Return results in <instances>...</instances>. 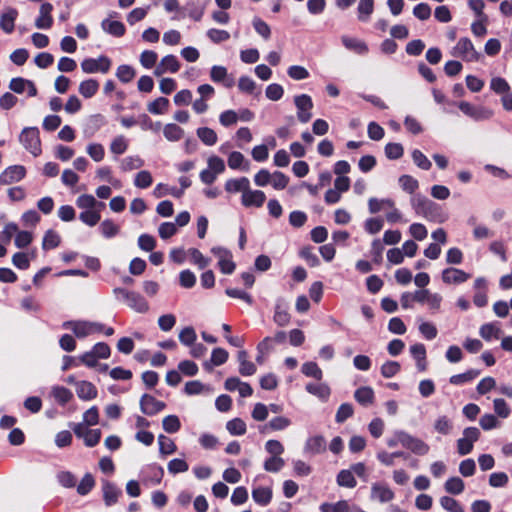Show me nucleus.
I'll return each instance as SVG.
<instances>
[{
	"mask_svg": "<svg viewBox=\"0 0 512 512\" xmlns=\"http://www.w3.org/2000/svg\"><path fill=\"white\" fill-rule=\"evenodd\" d=\"M464 482L459 477H451L445 483V490L454 495H458L464 490Z\"/></svg>",
	"mask_w": 512,
	"mask_h": 512,
	"instance_id": "47",
	"label": "nucleus"
},
{
	"mask_svg": "<svg viewBox=\"0 0 512 512\" xmlns=\"http://www.w3.org/2000/svg\"><path fill=\"white\" fill-rule=\"evenodd\" d=\"M321 512H350V507L347 501L341 500L335 504L323 503L320 506Z\"/></svg>",
	"mask_w": 512,
	"mask_h": 512,
	"instance_id": "51",
	"label": "nucleus"
},
{
	"mask_svg": "<svg viewBox=\"0 0 512 512\" xmlns=\"http://www.w3.org/2000/svg\"><path fill=\"white\" fill-rule=\"evenodd\" d=\"M100 230L104 237L111 238L119 233L120 228L112 220L107 219L101 223Z\"/></svg>",
	"mask_w": 512,
	"mask_h": 512,
	"instance_id": "63",
	"label": "nucleus"
},
{
	"mask_svg": "<svg viewBox=\"0 0 512 512\" xmlns=\"http://www.w3.org/2000/svg\"><path fill=\"white\" fill-rule=\"evenodd\" d=\"M226 429L232 435H243L246 433V424L240 418H234L227 422Z\"/></svg>",
	"mask_w": 512,
	"mask_h": 512,
	"instance_id": "45",
	"label": "nucleus"
},
{
	"mask_svg": "<svg viewBox=\"0 0 512 512\" xmlns=\"http://www.w3.org/2000/svg\"><path fill=\"white\" fill-rule=\"evenodd\" d=\"M166 407V404L162 401L157 400L155 397L144 394L140 400V409L146 415H155L162 411Z\"/></svg>",
	"mask_w": 512,
	"mask_h": 512,
	"instance_id": "13",
	"label": "nucleus"
},
{
	"mask_svg": "<svg viewBox=\"0 0 512 512\" xmlns=\"http://www.w3.org/2000/svg\"><path fill=\"white\" fill-rule=\"evenodd\" d=\"M458 107L465 115L476 121L488 120L493 116L491 109L483 106L476 107L466 101L459 102Z\"/></svg>",
	"mask_w": 512,
	"mask_h": 512,
	"instance_id": "10",
	"label": "nucleus"
},
{
	"mask_svg": "<svg viewBox=\"0 0 512 512\" xmlns=\"http://www.w3.org/2000/svg\"><path fill=\"white\" fill-rule=\"evenodd\" d=\"M266 200V195L261 190H252L250 185L241 196V203L244 207H261Z\"/></svg>",
	"mask_w": 512,
	"mask_h": 512,
	"instance_id": "11",
	"label": "nucleus"
},
{
	"mask_svg": "<svg viewBox=\"0 0 512 512\" xmlns=\"http://www.w3.org/2000/svg\"><path fill=\"white\" fill-rule=\"evenodd\" d=\"M102 208H97V209H90V210H85V211H82L80 214H79V219L85 223L86 225L90 226V227H93L95 226L101 219V216H100V211H101Z\"/></svg>",
	"mask_w": 512,
	"mask_h": 512,
	"instance_id": "37",
	"label": "nucleus"
},
{
	"mask_svg": "<svg viewBox=\"0 0 512 512\" xmlns=\"http://www.w3.org/2000/svg\"><path fill=\"white\" fill-rule=\"evenodd\" d=\"M53 6L50 3H43L39 10V16L35 20V26L38 29H49L53 24L52 18Z\"/></svg>",
	"mask_w": 512,
	"mask_h": 512,
	"instance_id": "17",
	"label": "nucleus"
},
{
	"mask_svg": "<svg viewBox=\"0 0 512 512\" xmlns=\"http://www.w3.org/2000/svg\"><path fill=\"white\" fill-rule=\"evenodd\" d=\"M326 450V440L321 435L309 437L304 445L305 453L309 455H316L323 453Z\"/></svg>",
	"mask_w": 512,
	"mask_h": 512,
	"instance_id": "19",
	"label": "nucleus"
},
{
	"mask_svg": "<svg viewBox=\"0 0 512 512\" xmlns=\"http://www.w3.org/2000/svg\"><path fill=\"white\" fill-rule=\"evenodd\" d=\"M180 69V63L176 56L166 55L159 64L155 67L154 75L159 77L167 72L176 73Z\"/></svg>",
	"mask_w": 512,
	"mask_h": 512,
	"instance_id": "15",
	"label": "nucleus"
},
{
	"mask_svg": "<svg viewBox=\"0 0 512 512\" xmlns=\"http://www.w3.org/2000/svg\"><path fill=\"white\" fill-rule=\"evenodd\" d=\"M81 68L84 73H107L111 68V60L104 55L98 58H86L81 62Z\"/></svg>",
	"mask_w": 512,
	"mask_h": 512,
	"instance_id": "6",
	"label": "nucleus"
},
{
	"mask_svg": "<svg viewBox=\"0 0 512 512\" xmlns=\"http://www.w3.org/2000/svg\"><path fill=\"white\" fill-rule=\"evenodd\" d=\"M86 152L95 162L102 161L105 156L104 146L100 143H90L86 148Z\"/></svg>",
	"mask_w": 512,
	"mask_h": 512,
	"instance_id": "49",
	"label": "nucleus"
},
{
	"mask_svg": "<svg viewBox=\"0 0 512 512\" xmlns=\"http://www.w3.org/2000/svg\"><path fill=\"white\" fill-rule=\"evenodd\" d=\"M99 89V82L95 79H87L79 84L78 91L84 98L93 97Z\"/></svg>",
	"mask_w": 512,
	"mask_h": 512,
	"instance_id": "33",
	"label": "nucleus"
},
{
	"mask_svg": "<svg viewBox=\"0 0 512 512\" xmlns=\"http://www.w3.org/2000/svg\"><path fill=\"white\" fill-rule=\"evenodd\" d=\"M306 391L322 401H327L330 396V388L325 383H308L306 385Z\"/></svg>",
	"mask_w": 512,
	"mask_h": 512,
	"instance_id": "27",
	"label": "nucleus"
},
{
	"mask_svg": "<svg viewBox=\"0 0 512 512\" xmlns=\"http://www.w3.org/2000/svg\"><path fill=\"white\" fill-rule=\"evenodd\" d=\"M26 170L22 165H13L6 168L0 174V184L9 185L15 182H19L24 178Z\"/></svg>",
	"mask_w": 512,
	"mask_h": 512,
	"instance_id": "12",
	"label": "nucleus"
},
{
	"mask_svg": "<svg viewBox=\"0 0 512 512\" xmlns=\"http://www.w3.org/2000/svg\"><path fill=\"white\" fill-rule=\"evenodd\" d=\"M480 438V430L476 427H468L463 431V436L457 440V452L464 456L473 450L474 443Z\"/></svg>",
	"mask_w": 512,
	"mask_h": 512,
	"instance_id": "4",
	"label": "nucleus"
},
{
	"mask_svg": "<svg viewBox=\"0 0 512 512\" xmlns=\"http://www.w3.org/2000/svg\"><path fill=\"white\" fill-rule=\"evenodd\" d=\"M18 11L15 8L7 7L0 16V28L7 34L13 32Z\"/></svg>",
	"mask_w": 512,
	"mask_h": 512,
	"instance_id": "18",
	"label": "nucleus"
},
{
	"mask_svg": "<svg viewBox=\"0 0 512 512\" xmlns=\"http://www.w3.org/2000/svg\"><path fill=\"white\" fill-rule=\"evenodd\" d=\"M252 498L256 503L265 506L269 504L272 499V491L267 487L255 488L252 491Z\"/></svg>",
	"mask_w": 512,
	"mask_h": 512,
	"instance_id": "34",
	"label": "nucleus"
},
{
	"mask_svg": "<svg viewBox=\"0 0 512 512\" xmlns=\"http://www.w3.org/2000/svg\"><path fill=\"white\" fill-rule=\"evenodd\" d=\"M162 427L167 433H176L181 428V422L176 415H168L162 420Z\"/></svg>",
	"mask_w": 512,
	"mask_h": 512,
	"instance_id": "44",
	"label": "nucleus"
},
{
	"mask_svg": "<svg viewBox=\"0 0 512 512\" xmlns=\"http://www.w3.org/2000/svg\"><path fill=\"white\" fill-rule=\"evenodd\" d=\"M135 75L134 68L129 65H120L116 71L117 78L123 83L131 82Z\"/></svg>",
	"mask_w": 512,
	"mask_h": 512,
	"instance_id": "52",
	"label": "nucleus"
},
{
	"mask_svg": "<svg viewBox=\"0 0 512 512\" xmlns=\"http://www.w3.org/2000/svg\"><path fill=\"white\" fill-rule=\"evenodd\" d=\"M19 141L34 156L41 154L39 130L36 127H26L22 130Z\"/></svg>",
	"mask_w": 512,
	"mask_h": 512,
	"instance_id": "2",
	"label": "nucleus"
},
{
	"mask_svg": "<svg viewBox=\"0 0 512 512\" xmlns=\"http://www.w3.org/2000/svg\"><path fill=\"white\" fill-rule=\"evenodd\" d=\"M469 274L457 268H447L442 272V280L446 284H460L469 279Z\"/></svg>",
	"mask_w": 512,
	"mask_h": 512,
	"instance_id": "20",
	"label": "nucleus"
},
{
	"mask_svg": "<svg viewBox=\"0 0 512 512\" xmlns=\"http://www.w3.org/2000/svg\"><path fill=\"white\" fill-rule=\"evenodd\" d=\"M196 134L198 138L207 146L216 144L218 140L216 132L208 127L198 128Z\"/></svg>",
	"mask_w": 512,
	"mask_h": 512,
	"instance_id": "38",
	"label": "nucleus"
},
{
	"mask_svg": "<svg viewBox=\"0 0 512 512\" xmlns=\"http://www.w3.org/2000/svg\"><path fill=\"white\" fill-rule=\"evenodd\" d=\"M302 373L307 377H313L316 380H321L323 377L322 370L315 362H306L302 365Z\"/></svg>",
	"mask_w": 512,
	"mask_h": 512,
	"instance_id": "50",
	"label": "nucleus"
},
{
	"mask_svg": "<svg viewBox=\"0 0 512 512\" xmlns=\"http://www.w3.org/2000/svg\"><path fill=\"white\" fill-rule=\"evenodd\" d=\"M211 252L219 259V267L224 274H231L235 269V264L231 260V253L222 247H213Z\"/></svg>",
	"mask_w": 512,
	"mask_h": 512,
	"instance_id": "14",
	"label": "nucleus"
},
{
	"mask_svg": "<svg viewBox=\"0 0 512 512\" xmlns=\"http://www.w3.org/2000/svg\"><path fill=\"white\" fill-rule=\"evenodd\" d=\"M207 169L217 175L222 174L225 171L224 160L216 155H212L207 159Z\"/></svg>",
	"mask_w": 512,
	"mask_h": 512,
	"instance_id": "55",
	"label": "nucleus"
},
{
	"mask_svg": "<svg viewBox=\"0 0 512 512\" xmlns=\"http://www.w3.org/2000/svg\"><path fill=\"white\" fill-rule=\"evenodd\" d=\"M453 55L461 57L468 62L478 61L480 54L474 48L473 43L469 38H460L456 46L453 48Z\"/></svg>",
	"mask_w": 512,
	"mask_h": 512,
	"instance_id": "7",
	"label": "nucleus"
},
{
	"mask_svg": "<svg viewBox=\"0 0 512 512\" xmlns=\"http://www.w3.org/2000/svg\"><path fill=\"white\" fill-rule=\"evenodd\" d=\"M115 293H120L125 299L127 305L138 313H146L149 310V304L143 296L136 292L127 291L122 288L114 290Z\"/></svg>",
	"mask_w": 512,
	"mask_h": 512,
	"instance_id": "8",
	"label": "nucleus"
},
{
	"mask_svg": "<svg viewBox=\"0 0 512 512\" xmlns=\"http://www.w3.org/2000/svg\"><path fill=\"white\" fill-rule=\"evenodd\" d=\"M501 329L495 323H487L480 327L479 334L486 341L492 338L498 339L501 335Z\"/></svg>",
	"mask_w": 512,
	"mask_h": 512,
	"instance_id": "36",
	"label": "nucleus"
},
{
	"mask_svg": "<svg viewBox=\"0 0 512 512\" xmlns=\"http://www.w3.org/2000/svg\"><path fill=\"white\" fill-rule=\"evenodd\" d=\"M228 76L227 69L224 66L214 65L210 70V78L214 82H224L226 87H231L233 81H226Z\"/></svg>",
	"mask_w": 512,
	"mask_h": 512,
	"instance_id": "35",
	"label": "nucleus"
},
{
	"mask_svg": "<svg viewBox=\"0 0 512 512\" xmlns=\"http://www.w3.org/2000/svg\"><path fill=\"white\" fill-rule=\"evenodd\" d=\"M102 29L115 37H121L125 34V26L122 22L111 19H104L101 23Z\"/></svg>",
	"mask_w": 512,
	"mask_h": 512,
	"instance_id": "26",
	"label": "nucleus"
},
{
	"mask_svg": "<svg viewBox=\"0 0 512 512\" xmlns=\"http://www.w3.org/2000/svg\"><path fill=\"white\" fill-rule=\"evenodd\" d=\"M164 137L171 142L179 141L184 136V130L175 123H168L163 127Z\"/></svg>",
	"mask_w": 512,
	"mask_h": 512,
	"instance_id": "32",
	"label": "nucleus"
},
{
	"mask_svg": "<svg viewBox=\"0 0 512 512\" xmlns=\"http://www.w3.org/2000/svg\"><path fill=\"white\" fill-rule=\"evenodd\" d=\"M479 375V372L476 370H469L462 374H456L450 377L449 381L453 385H461L466 382L472 381Z\"/></svg>",
	"mask_w": 512,
	"mask_h": 512,
	"instance_id": "57",
	"label": "nucleus"
},
{
	"mask_svg": "<svg viewBox=\"0 0 512 512\" xmlns=\"http://www.w3.org/2000/svg\"><path fill=\"white\" fill-rule=\"evenodd\" d=\"M337 483L347 488H354L357 484L351 470H341L337 475Z\"/></svg>",
	"mask_w": 512,
	"mask_h": 512,
	"instance_id": "46",
	"label": "nucleus"
},
{
	"mask_svg": "<svg viewBox=\"0 0 512 512\" xmlns=\"http://www.w3.org/2000/svg\"><path fill=\"white\" fill-rule=\"evenodd\" d=\"M103 499L106 506H112L117 503L122 491L113 483L105 481L102 486Z\"/></svg>",
	"mask_w": 512,
	"mask_h": 512,
	"instance_id": "22",
	"label": "nucleus"
},
{
	"mask_svg": "<svg viewBox=\"0 0 512 512\" xmlns=\"http://www.w3.org/2000/svg\"><path fill=\"white\" fill-rule=\"evenodd\" d=\"M341 41L345 48L354 51L357 54L365 55L368 53L367 44L358 38L342 36Z\"/></svg>",
	"mask_w": 512,
	"mask_h": 512,
	"instance_id": "23",
	"label": "nucleus"
},
{
	"mask_svg": "<svg viewBox=\"0 0 512 512\" xmlns=\"http://www.w3.org/2000/svg\"><path fill=\"white\" fill-rule=\"evenodd\" d=\"M354 398L363 406L370 405L374 401V391L369 386L360 387L355 391Z\"/></svg>",
	"mask_w": 512,
	"mask_h": 512,
	"instance_id": "30",
	"label": "nucleus"
},
{
	"mask_svg": "<svg viewBox=\"0 0 512 512\" xmlns=\"http://www.w3.org/2000/svg\"><path fill=\"white\" fill-rule=\"evenodd\" d=\"M440 505L448 512H462L464 510L458 501L449 496L441 497Z\"/></svg>",
	"mask_w": 512,
	"mask_h": 512,
	"instance_id": "64",
	"label": "nucleus"
},
{
	"mask_svg": "<svg viewBox=\"0 0 512 512\" xmlns=\"http://www.w3.org/2000/svg\"><path fill=\"white\" fill-rule=\"evenodd\" d=\"M410 203L417 215L424 218H432L436 210V204L421 194H414Z\"/></svg>",
	"mask_w": 512,
	"mask_h": 512,
	"instance_id": "5",
	"label": "nucleus"
},
{
	"mask_svg": "<svg viewBox=\"0 0 512 512\" xmlns=\"http://www.w3.org/2000/svg\"><path fill=\"white\" fill-rule=\"evenodd\" d=\"M169 107V100L165 97H159L148 104L147 109L152 114H163Z\"/></svg>",
	"mask_w": 512,
	"mask_h": 512,
	"instance_id": "41",
	"label": "nucleus"
},
{
	"mask_svg": "<svg viewBox=\"0 0 512 512\" xmlns=\"http://www.w3.org/2000/svg\"><path fill=\"white\" fill-rule=\"evenodd\" d=\"M289 178L280 171H275L271 175L270 184L276 190H283L287 187Z\"/></svg>",
	"mask_w": 512,
	"mask_h": 512,
	"instance_id": "59",
	"label": "nucleus"
},
{
	"mask_svg": "<svg viewBox=\"0 0 512 512\" xmlns=\"http://www.w3.org/2000/svg\"><path fill=\"white\" fill-rule=\"evenodd\" d=\"M294 103L297 108L298 120L302 123H307L312 118L311 109L313 102L309 95L301 94L294 97Z\"/></svg>",
	"mask_w": 512,
	"mask_h": 512,
	"instance_id": "9",
	"label": "nucleus"
},
{
	"mask_svg": "<svg viewBox=\"0 0 512 512\" xmlns=\"http://www.w3.org/2000/svg\"><path fill=\"white\" fill-rule=\"evenodd\" d=\"M228 166L231 169H241L248 171L250 169V163L244 157L241 152L233 151L228 157Z\"/></svg>",
	"mask_w": 512,
	"mask_h": 512,
	"instance_id": "29",
	"label": "nucleus"
},
{
	"mask_svg": "<svg viewBox=\"0 0 512 512\" xmlns=\"http://www.w3.org/2000/svg\"><path fill=\"white\" fill-rule=\"evenodd\" d=\"M404 153L403 146L400 143H388L385 146V155L388 159L396 160L402 157Z\"/></svg>",
	"mask_w": 512,
	"mask_h": 512,
	"instance_id": "62",
	"label": "nucleus"
},
{
	"mask_svg": "<svg viewBox=\"0 0 512 512\" xmlns=\"http://www.w3.org/2000/svg\"><path fill=\"white\" fill-rule=\"evenodd\" d=\"M371 498L382 503L389 502L394 498V493L385 485L374 484L371 488Z\"/></svg>",
	"mask_w": 512,
	"mask_h": 512,
	"instance_id": "25",
	"label": "nucleus"
},
{
	"mask_svg": "<svg viewBox=\"0 0 512 512\" xmlns=\"http://www.w3.org/2000/svg\"><path fill=\"white\" fill-rule=\"evenodd\" d=\"M76 205L84 211L105 207L103 202L97 201L96 198L90 194L80 195L76 200Z\"/></svg>",
	"mask_w": 512,
	"mask_h": 512,
	"instance_id": "28",
	"label": "nucleus"
},
{
	"mask_svg": "<svg viewBox=\"0 0 512 512\" xmlns=\"http://www.w3.org/2000/svg\"><path fill=\"white\" fill-rule=\"evenodd\" d=\"M128 148V142L123 135L115 137L110 143V151L116 155L123 154Z\"/></svg>",
	"mask_w": 512,
	"mask_h": 512,
	"instance_id": "60",
	"label": "nucleus"
},
{
	"mask_svg": "<svg viewBox=\"0 0 512 512\" xmlns=\"http://www.w3.org/2000/svg\"><path fill=\"white\" fill-rule=\"evenodd\" d=\"M452 428V422L447 416H440L434 422L435 431L442 435L449 434Z\"/></svg>",
	"mask_w": 512,
	"mask_h": 512,
	"instance_id": "53",
	"label": "nucleus"
},
{
	"mask_svg": "<svg viewBox=\"0 0 512 512\" xmlns=\"http://www.w3.org/2000/svg\"><path fill=\"white\" fill-rule=\"evenodd\" d=\"M394 205L395 203L392 199L370 198L368 201L369 211L372 214L379 212L384 206L392 208Z\"/></svg>",
	"mask_w": 512,
	"mask_h": 512,
	"instance_id": "48",
	"label": "nucleus"
},
{
	"mask_svg": "<svg viewBox=\"0 0 512 512\" xmlns=\"http://www.w3.org/2000/svg\"><path fill=\"white\" fill-rule=\"evenodd\" d=\"M159 451L163 455H170L177 449L176 444L172 439L165 435L158 436Z\"/></svg>",
	"mask_w": 512,
	"mask_h": 512,
	"instance_id": "42",
	"label": "nucleus"
},
{
	"mask_svg": "<svg viewBox=\"0 0 512 512\" xmlns=\"http://www.w3.org/2000/svg\"><path fill=\"white\" fill-rule=\"evenodd\" d=\"M399 184L409 194H413L419 187L418 181L410 175H402L399 178Z\"/></svg>",
	"mask_w": 512,
	"mask_h": 512,
	"instance_id": "54",
	"label": "nucleus"
},
{
	"mask_svg": "<svg viewBox=\"0 0 512 512\" xmlns=\"http://www.w3.org/2000/svg\"><path fill=\"white\" fill-rule=\"evenodd\" d=\"M228 352L223 348H215L212 351L211 359L210 361H206L203 364V367L207 371H212L213 366H220L224 364L228 359Z\"/></svg>",
	"mask_w": 512,
	"mask_h": 512,
	"instance_id": "24",
	"label": "nucleus"
},
{
	"mask_svg": "<svg viewBox=\"0 0 512 512\" xmlns=\"http://www.w3.org/2000/svg\"><path fill=\"white\" fill-rule=\"evenodd\" d=\"M51 394L62 405L68 403L73 398L72 392L63 386L52 387Z\"/></svg>",
	"mask_w": 512,
	"mask_h": 512,
	"instance_id": "39",
	"label": "nucleus"
},
{
	"mask_svg": "<svg viewBox=\"0 0 512 512\" xmlns=\"http://www.w3.org/2000/svg\"><path fill=\"white\" fill-rule=\"evenodd\" d=\"M153 182L152 175L147 170L138 172L135 176L134 185L138 188L144 189L149 187Z\"/></svg>",
	"mask_w": 512,
	"mask_h": 512,
	"instance_id": "61",
	"label": "nucleus"
},
{
	"mask_svg": "<svg viewBox=\"0 0 512 512\" xmlns=\"http://www.w3.org/2000/svg\"><path fill=\"white\" fill-rule=\"evenodd\" d=\"M76 393L80 399L89 401L97 397L98 391L93 383L83 380L76 383Z\"/></svg>",
	"mask_w": 512,
	"mask_h": 512,
	"instance_id": "21",
	"label": "nucleus"
},
{
	"mask_svg": "<svg viewBox=\"0 0 512 512\" xmlns=\"http://www.w3.org/2000/svg\"><path fill=\"white\" fill-rule=\"evenodd\" d=\"M63 328L70 329L77 338H85L102 332L104 325L99 322L78 320L64 322Z\"/></svg>",
	"mask_w": 512,
	"mask_h": 512,
	"instance_id": "1",
	"label": "nucleus"
},
{
	"mask_svg": "<svg viewBox=\"0 0 512 512\" xmlns=\"http://www.w3.org/2000/svg\"><path fill=\"white\" fill-rule=\"evenodd\" d=\"M250 181L246 177H241L238 179H229L225 183V190L229 193H237L241 192L244 194V191L249 186Z\"/></svg>",
	"mask_w": 512,
	"mask_h": 512,
	"instance_id": "31",
	"label": "nucleus"
},
{
	"mask_svg": "<svg viewBox=\"0 0 512 512\" xmlns=\"http://www.w3.org/2000/svg\"><path fill=\"white\" fill-rule=\"evenodd\" d=\"M358 18L366 22L374 10V0H360L358 3Z\"/></svg>",
	"mask_w": 512,
	"mask_h": 512,
	"instance_id": "40",
	"label": "nucleus"
},
{
	"mask_svg": "<svg viewBox=\"0 0 512 512\" xmlns=\"http://www.w3.org/2000/svg\"><path fill=\"white\" fill-rule=\"evenodd\" d=\"M273 320L281 327L289 324L290 314L288 313V302L285 299L278 298L276 300Z\"/></svg>",
	"mask_w": 512,
	"mask_h": 512,
	"instance_id": "16",
	"label": "nucleus"
},
{
	"mask_svg": "<svg viewBox=\"0 0 512 512\" xmlns=\"http://www.w3.org/2000/svg\"><path fill=\"white\" fill-rule=\"evenodd\" d=\"M291 425V420L284 416H278L272 418L268 424L265 426V429L269 428L273 431H281L286 429Z\"/></svg>",
	"mask_w": 512,
	"mask_h": 512,
	"instance_id": "56",
	"label": "nucleus"
},
{
	"mask_svg": "<svg viewBox=\"0 0 512 512\" xmlns=\"http://www.w3.org/2000/svg\"><path fill=\"white\" fill-rule=\"evenodd\" d=\"M285 465V460L282 457L270 456L264 462V469L267 472H279Z\"/></svg>",
	"mask_w": 512,
	"mask_h": 512,
	"instance_id": "58",
	"label": "nucleus"
},
{
	"mask_svg": "<svg viewBox=\"0 0 512 512\" xmlns=\"http://www.w3.org/2000/svg\"><path fill=\"white\" fill-rule=\"evenodd\" d=\"M60 241V236L56 231L48 230L43 237L42 248L44 250L56 248Z\"/></svg>",
	"mask_w": 512,
	"mask_h": 512,
	"instance_id": "43",
	"label": "nucleus"
},
{
	"mask_svg": "<svg viewBox=\"0 0 512 512\" xmlns=\"http://www.w3.org/2000/svg\"><path fill=\"white\" fill-rule=\"evenodd\" d=\"M399 443L406 449H409L411 452L417 455H426L430 447L423 440L416 438L404 431H399L396 433Z\"/></svg>",
	"mask_w": 512,
	"mask_h": 512,
	"instance_id": "3",
	"label": "nucleus"
}]
</instances>
